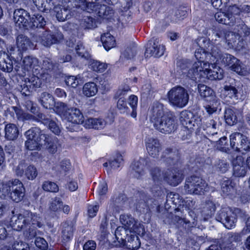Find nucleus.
<instances>
[{"mask_svg": "<svg viewBox=\"0 0 250 250\" xmlns=\"http://www.w3.org/2000/svg\"><path fill=\"white\" fill-rule=\"evenodd\" d=\"M222 62L232 71L240 75L246 76L250 73L249 69L243 64L239 60L229 54H224L222 56Z\"/></svg>", "mask_w": 250, "mask_h": 250, "instance_id": "10", "label": "nucleus"}, {"mask_svg": "<svg viewBox=\"0 0 250 250\" xmlns=\"http://www.w3.org/2000/svg\"><path fill=\"white\" fill-rule=\"evenodd\" d=\"M238 37L239 35L238 34H236L232 32L227 31L225 33V39L229 47L231 48L235 45V43L236 42Z\"/></svg>", "mask_w": 250, "mask_h": 250, "instance_id": "47", "label": "nucleus"}, {"mask_svg": "<svg viewBox=\"0 0 250 250\" xmlns=\"http://www.w3.org/2000/svg\"><path fill=\"white\" fill-rule=\"evenodd\" d=\"M104 47L106 50H109L115 47L116 41L114 37L109 33H106L102 34L101 37Z\"/></svg>", "mask_w": 250, "mask_h": 250, "instance_id": "35", "label": "nucleus"}, {"mask_svg": "<svg viewBox=\"0 0 250 250\" xmlns=\"http://www.w3.org/2000/svg\"><path fill=\"white\" fill-rule=\"evenodd\" d=\"M10 222L13 229L17 231L25 229L23 235L27 240L34 238L37 235V228H41L43 225L40 214L29 210H24L13 215Z\"/></svg>", "mask_w": 250, "mask_h": 250, "instance_id": "1", "label": "nucleus"}, {"mask_svg": "<svg viewBox=\"0 0 250 250\" xmlns=\"http://www.w3.org/2000/svg\"><path fill=\"white\" fill-rule=\"evenodd\" d=\"M0 191L9 195L14 201H21L25 195V188L22 182L17 179H12L0 185Z\"/></svg>", "mask_w": 250, "mask_h": 250, "instance_id": "5", "label": "nucleus"}, {"mask_svg": "<svg viewBox=\"0 0 250 250\" xmlns=\"http://www.w3.org/2000/svg\"><path fill=\"white\" fill-rule=\"evenodd\" d=\"M209 63H204L201 66L200 62L195 64L193 68L199 69L198 71L190 72V79L195 80L197 78H204L210 80H221L223 78V70L219 67H214L213 69H209Z\"/></svg>", "mask_w": 250, "mask_h": 250, "instance_id": "6", "label": "nucleus"}, {"mask_svg": "<svg viewBox=\"0 0 250 250\" xmlns=\"http://www.w3.org/2000/svg\"><path fill=\"white\" fill-rule=\"evenodd\" d=\"M14 250H30L28 245L22 241H15L13 245Z\"/></svg>", "mask_w": 250, "mask_h": 250, "instance_id": "61", "label": "nucleus"}, {"mask_svg": "<svg viewBox=\"0 0 250 250\" xmlns=\"http://www.w3.org/2000/svg\"><path fill=\"white\" fill-rule=\"evenodd\" d=\"M73 227L67 223H64L62 229V241L63 243L69 241L73 237Z\"/></svg>", "mask_w": 250, "mask_h": 250, "instance_id": "40", "label": "nucleus"}, {"mask_svg": "<svg viewBox=\"0 0 250 250\" xmlns=\"http://www.w3.org/2000/svg\"><path fill=\"white\" fill-rule=\"evenodd\" d=\"M150 175L152 177V180L155 184V187L154 188L149 187L151 188L152 192L159 191V184L160 181L163 179H165V174L161 169L158 167H154L151 169L150 170Z\"/></svg>", "mask_w": 250, "mask_h": 250, "instance_id": "25", "label": "nucleus"}, {"mask_svg": "<svg viewBox=\"0 0 250 250\" xmlns=\"http://www.w3.org/2000/svg\"><path fill=\"white\" fill-rule=\"evenodd\" d=\"M214 17L216 20L219 23L229 25L232 24L235 20V17L232 15L221 11L216 13Z\"/></svg>", "mask_w": 250, "mask_h": 250, "instance_id": "33", "label": "nucleus"}, {"mask_svg": "<svg viewBox=\"0 0 250 250\" xmlns=\"http://www.w3.org/2000/svg\"><path fill=\"white\" fill-rule=\"evenodd\" d=\"M65 83L68 86L75 88L78 85L79 81L77 77L73 76H70L66 78Z\"/></svg>", "mask_w": 250, "mask_h": 250, "instance_id": "64", "label": "nucleus"}, {"mask_svg": "<svg viewBox=\"0 0 250 250\" xmlns=\"http://www.w3.org/2000/svg\"><path fill=\"white\" fill-rule=\"evenodd\" d=\"M219 104L218 102L217 101L212 100L209 104H208L204 105V107L209 114L210 116L213 113L216 112L217 110L218 105Z\"/></svg>", "mask_w": 250, "mask_h": 250, "instance_id": "54", "label": "nucleus"}, {"mask_svg": "<svg viewBox=\"0 0 250 250\" xmlns=\"http://www.w3.org/2000/svg\"><path fill=\"white\" fill-rule=\"evenodd\" d=\"M200 39H197L195 41V43L197 44V45L199 46V48L197 49L195 52V57L196 59L198 60L197 62H194L190 67L189 70L187 72H184L183 73L187 74V77L190 78V72L194 71H196L197 70L198 71L199 69H194L193 68L195 64H197L198 62H200L201 66L204 65V63H208L207 62L208 57L209 54L208 53L207 50H206V48L203 47L201 44H203L201 41L199 42V40Z\"/></svg>", "mask_w": 250, "mask_h": 250, "instance_id": "14", "label": "nucleus"}, {"mask_svg": "<svg viewBox=\"0 0 250 250\" xmlns=\"http://www.w3.org/2000/svg\"><path fill=\"white\" fill-rule=\"evenodd\" d=\"M90 68L98 72H103L107 68V65L97 61H93L90 64Z\"/></svg>", "mask_w": 250, "mask_h": 250, "instance_id": "50", "label": "nucleus"}, {"mask_svg": "<svg viewBox=\"0 0 250 250\" xmlns=\"http://www.w3.org/2000/svg\"><path fill=\"white\" fill-rule=\"evenodd\" d=\"M0 69L7 72H11L13 69L12 61L4 52H0Z\"/></svg>", "mask_w": 250, "mask_h": 250, "instance_id": "28", "label": "nucleus"}, {"mask_svg": "<svg viewBox=\"0 0 250 250\" xmlns=\"http://www.w3.org/2000/svg\"><path fill=\"white\" fill-rule=\"evenodd\" d=\"M189 215L193 218L192 222L187 220L186 218H182L179 216H175V220H177L178 222L180 223H184L188 225V227H194L196 226L197 216L193 210H190L188 212Z\"/></svg>", "mask_w": 250, "mask_h": 250, "instance_id": "44", "label": "nucleus"}, {"mask_svg": "<svg viewBox=\"0 0 250 250\" xmlns=\"http://www.w3.org/2000/svg\"><path fill=\"white\" fill-rule=\"evenodd\" d=\"M229 164L224 160H219L215 165V167L217 171L222 173L226 172L229 168Z\"/></svg>", "mask_w": 250, "mask_h": 250, "instance_id": "57", "label": "nucleus"}, {"mask_svg": "<svg viewBox=\"0 0 250 250\" xmlns=\"http://www.w3.org/2000/svg\"><path fill=\"white\" fill-rule=\"evenodd\" d=\"M36 42L41 43L43 46L50 47L53 44L57 43L62 41L63 36L61 32H52L50 30L43 32L41 35L36 36Z\"/></svg>", "mask_w": 250, "mask_h": 250, "instance_id": "11", "label": "nucleus"}, {"mask_svg": "<svg viewBox=\"0 0 250 250\" xmlns=\"http://www.w3.org/2000/svg\"><path fill=\"white\" fill-rule=\"evenodd\" d=\"M47 125H48V127L50 129V130L54 134L56 135H59L61 133V129L59 125L55 121H52L50 118L49 121L48 122V123Z\"/></svg>", "mask_w": 250, "mask_h": 250, "instance_id": "63", "label": "nucleus"}, {"mask_svg": "<svg viewBox=\"0 0 250 250\" xmlns=\"http://www.w3.org/2000/svg\"><path fill=\"white\" fill-rule=\"evenodd\" d=\"M16 45L18 50L22 52L31 48L32 42L27 37L21 34L17 37Z\"/></svg>", "mask_w": 250, "mask_h": 250, "instance_id": "26", "label": "nucleus"}, {"mask_svg": "<svg viewBox=\"0 0 250 250\" xmlns=\"http://www.w3.org/2000/svg\"><path fill=\"white\" fill-rule=\"evenodd\" d=\"M216 207L214 203L210 200L207 201L203 207L202 214L205 218H208L213 215L215 211Z\"/></svg>", "mask_w": 250, "mask_h": 250, "instance_id": "41", "label": "nucleus"}, {"mask_svg": "<svg viewBox=\"0 0 250 250\" xmlns=\"http://www.w3.org/2000/svg\"><path fill=\"white\" fill-rule=\"evenodd\" d=\"M183 178V174L177 168L168 169L165 173V179L169 185L175 187L179 185Z\"/></svg>", "mask_w": 250, "mask_h": 250, "instance_id": "20", "label": "nucleus"}, {"mask_svg": "<svg viewBox=\"0 0 250 250\" xmlns=\"http://www.w3.org/2000/svg\"><path fill=\"white\" fill-rule=\"evenodd\" d=\"M142 95L144 96H148L154 92V89L152 87L149 83L144 84L142 87Z\"/></svg>", "mask_w": 250, "mask_h": 250, "instance_id": "60", "label": "nucleus"}, {"mask_svg": "<svg viewBox=\"0 0 250 250\" xmlns=\"http://www.w3.org/2000/svg\"><path fill=\"white\" fill-rule=\"evenodd\" d=\"M230 146L234 150L242 153L250 149V142H248L247 138L238 132L230 136Z\"/></svg>", "mask_w": 250, "mask_h": 250, "instance_id": "12", "label": "nucleus"}, {"mask_svg": "<svg viewBox=\"0 0 250 250\" xmlns=\"http://www.w3.org/2000/svg\"><path fill=\"white\" fill-rule=\"evenodd\" d=\"M45 137L46 139L43 146H46V148L49 153L52 154L55 153L57 151L59 146L57 138L56 137H51L46 134Z\"/></svg>", "mask_w": 250, "mask_h": 250, "instance_id": "32", "label": "nucleus"}, {"mask_svg": "<svg viewBox=\"0 0 250 250\" xmlns=\"http://www.w3.org/2000/svg\"><path fill=\"white\" fill-rule=\"evenodd\" d=\"M199 41H201L203 43V44L201 45L203 46V47L206 48L208 53L209 54V55H208L209 57L211 56L217 59H222V56L223 55H222L220 50L216 46L210 43L209 40L205 38H201Z\"/></svg>", "mask_w": 250, "mask_h": 250, "instance_id": "23", "label": "nucleus"}, {"mask_svg": "<svg viewBox=\"0 0 250 250\" xmlns=\"http://www.w3.org/2000/svg\"><path fill=\"white\" fill-rule=\"evenodd\" d=\"M23 69L29 71L38 66V60L30 56L25 57L22 61Z\"/></svg>", "mask_w": 250, "mask_h": 250, "instance_id": "42", "label": "nucleus"}, {"mask_svg": "<svg viewBox=\"0 0 250 250\" xmlns=\"http://www.w3.org/2000/svg\"><path fill=\"white\" fill-rule=\"evenodd\" d=\"M29 15L28 13L23 9H16L14 12V20L20 27L28 28Z\"/></svg>", "mask_w": 250, "mask_h": 250, "instance_id": "22", "label": "nucleus"}, {"mask_svg": "<svg viewBox=\"0 0 250 250\" xmlns=\"http://www.w3.org/2000/svg\"><path fill=\"white\" fill-rule=\"evenodd\" d=\"M167 98L172 105L182 108L188 104L189 94L184 87L178 86L172 88L168 91Z\"/></svg>", "mask_w": 250, "mask_h": 250, "instance_id": "9", "label": "nucleus"}, {"mask_svg": "<svg viewBox=\"0 0 250 250\" xmlns=\"http://www.w3.org/2000/svg\"><path fill=\"white\" fill-rule=\"evenodd\" d=\"M65 0L69 3V7L77 6L80 8L81 11H85L88 13L94 12L101 17L113 13V10L110 7L104 4H99L97 2H87V0Z\"/></svg>", "mask_w": 250, "mask_h": 250, "instance_id": "4", "label": "nucleus"}, {"mask_svg": "<svg viewBox=\"0 0 250 250\" xmlns=\"http://www.w3.org/2000/svg\"><path fill=\"white\" fill-rule=\"evenodd\" d=\"M25 175L28 180H34L38 175L36 168L33 166H28L25 170Z\"/></svg>", "mask_w": 250, "mask_h": 250, "instance_id": "55", "label": "nucleus"}, {"mask_svg": "<svg viewBox=\"0 0 250 250\" xmlns=\"http://www.w3.org/2000/svg\"><path fill=\"white\" fill-rule=\"evenodd\" d=\"M36 246L42 250H46L48 248V243L46 241L41 237H36L35 240Z\"/></svg>", "mask_w": 250, "mask_h": 250, "instance_id": "62", "label": "nucleus"}, {"mask_svg": "<svg viewBox=\"0 0 250 250\" xmlns=\"http://www.w3.org/2000/svg\"><path fill=\"white\" fill-rule=\"evenodd\" d=\"M184 187L188 193L193 195H204L209 190L208 183L204 180L194 175L187 178Z\"/></svg>", "mask_w": 250, "mask_h": 250, "instance_id": "8", "label": "nucleus"}, {"mask_svg": "<svg viewBox=\"0 0 250 250\" xmlns=\"http://www.w3.org/2000/svg\"><path fill=\"white\" fill-rule=\"evenodd\" d=\"M165 50L164 45L160 42L159 40L156 39L154 40L153 43L151 42L147 43L145 55L146 57H150L151 56L160 57L164 54Z\"/></svg>", "mask_w": 250, "mask_h": 250, "instance_id": "19", "label": "nucleus"}, {"mask_svg": "<svg viewBox=\"0 0 250 250\" xmlns=\"http://www.w3.org/2000/svg\"><path fill=\"white\" fill-rule=\"evenodd\" d=\"M32 1L39 10L42 12L50 11L54 6L52 0H32Z\"/></svg>", "mask_w": 250, "mask_h": 250, "instance_id": "38", "label": "nucleus"}, {"mask_svg": "<svg viewBox=\"0 0 250 250\" xmlns=\"http://www.w3.org/2000/svg\"><path fill=\"white\" fill-rule=\"evenodd\" d=\"M233 174L236 177H243L246 174L244 159L241 156H236L232 161Z\"/></svg>", "mask_w": 250, "mask_h": 250, "instance_id": "24", "label": "nucleus"}, {"mask_svg": "<svg viewBox=\"0 0 250 250\" xmlns=\"http://www.w3.org/2000/svg\"><path fill=\"white\" fill-rule=\"evenodd\" d=\"M63 202L60 198L56 197L51 199L49 205L50 211L57 212L62 207Z\"/></svg>", "mask_w": 250, "mask_h": 250, "instance_id": "49", "label": "nucleus"}, {"mask_svg": "<svg viewBox=\"0 0 250 250\" xmlns=\"http://www.w3.org/2000/svg\"><path fill=\"white\" fill-rule=\"evenodd\" d=\"M120 219L125 230H129L130 232H135L138 234L141 232L143 233L144 231L143 226L136 221L131 215L122 214L120 216Z\"/></svg>", "mask_w": 250, "mask_h": 250, "instance_id": "15", "label": "nucleus"}, {"mask_svg": "<svg viewBox=\"0 0 250 250\" xmlns=\"http://www.w3.org/2000/svg\"><path fill=\"white\" fill-rule=\"evenodd\" d=\"M39 102L45 108H51L54 106L55 102L52 96L47 92H43L41 94Z\"/></svg>", "mask_w": 250, "mask_h": 250, "instance_id": "37", "label": "nucleus"}, {"mask_svg": "<svg viewBox=\"0 0 250 250\" xmlns=\"http://www.w3.org/2000/svg\"><path fill=\"white\" fill-rule=\"evenodd\" d=\"M225 119L226 123L232 125L237 122V117L235 112L231 109H227L225 113Z\"/></svg>", "mask_w": 250, "mask_h": 250, "instance_id": "46", "label": "nucleus"}, {"mask_svg": "<svg viewBox=\"0 0 250 250\" xmlns=\"http://www.w3.org/2000/svg\"><path fill=\"white\" fill-rule=\"evenodd\" d=\"M5 137L9 140H16L19 135V129L16 125L14 124H7L4 128Z\"/></svg>", "mask_w": 250, "mask_h": 250, "instance_id": "31", "label": "nucleus"}, {"mask_svg": "<svg viewBox=\"0 0 250 250\" xmlns=\"http://www.w3.org/2000/svg\"><path fill=\"white\" fill-rule=\"evenodd\" d=\"M216 220L221 222L226 228L231 229L235 226L236 214L229 208H223L217 213Z\"/></svg>", "mask_w": 250, "mask_h": 250, "instance_id": "13", "label": "nucleus"}, {"mask_svg": "<svg viewBox=\"0 0 250 250\" xmlns=\"http://www.w3.org/2000/svg\"><path fill=\"white\" fill-rule=\"evenodd\" d=\"M46 24V21L43 17L39 14L34 15L30 19L28 28L35 29L36 28H42Z\"/></svg>", "mask_w": 250, "mask_h": 250, "instance_id": "36", "label": "nucleus"}, {"mask_svg": "<svg viewBox=\"0 0 250 250\" xmlns=\"http://www.w3.org/2000/svg\"><path fill=\"white\" fill-rule=\"evenodd\" d=\"M98 92V87L95 83L89 82L85 83L83 88V93L87 97L93 96Z\"/></svg>", "mask_w": 250, "mask_h": 250, "instance_id": "39", "label": "nucleus"}, {"mask_svg": "<svg viewBox=\"0 0 250 250\" xmlns=\"http://www.w3.org/2000/svg\"><path fill=\"white\" fill-rule=\"evenodd\" d=\"M198 91L200 96L204 98L213 97L214 92L210 87L203 84L198 85Z\"/></svg>", "mask_w": 250, "mask_h": 250, "instance_id": "45", "label": "nucleus"}, {"mask_svg": "<svg viewBox=\"0 0 250 250\" xmlns=\"http://www.w3.org/2000/svg\"><path fill=\"white\" fill-rule=\"evenodd\" d=\"M27 81L25 80L27 86L32 88H39L41 87L42 80L38 76L33 75L27 78Z\"/></svg>", "mask_w": 250, "mask_h": 250, "instance_id": "48", "label": "nucleus"}, {"mask_svg": "<svg viewBox=\"0 0 250 250\" xmlns=\"http://www.w3.org/2000/svg\"><path fill=\"white\" fill-rule=\"evenodd\" d=\"M43 189L47 191L52 192H57L59 191V187L58 185L50 181H46L44 182L42 185Z\"/></svg>", "mask_w": 250, "mask_h": 250, "instance_id": "56", "label": "nucleus"}, {"mask_svg": "<svg viewBox=\"0 0 250 250\" xmlns=\"http://www.w3.org/2000/svg\"><path fill=\"white\" fill-rule=\"evenodd\" d=\"M81 24L83 27L87 29L95 28L96 26L94 20L90 16H84L82 20Z\"/></svg>", "mask_w": 250, "mask_h": 250, "instance_id": "52", "label": "nucleus"}, {"mask_svg": "<svg viewBox=\"0 0 250 250\" xmlns=\"http://www.w3.org/2000/svg\"><path fill=\"white\" fill-rule=\"evenodd\" d=\"M71 168L72 166L70 161L66 159L61 161L58 165L53 168L56 171L57 174L59 175L67 174Z\"/></svg>", "mask_w": 250, "mask_h": 250, "instance_id": "30", "label": "nucleus"}, {"mask_svg": "<svg viewBox=\"0 0 250 250\" xmlns=\"http://www.w3.org/2000/svg\"><path fill=\"white\" fill-rule=\"evenodd\" d=\"M64 3H65L67 5L65 7H63L60 10L57 11L56 13V18L59 21H63L65 20L69 19L71 15H69V13L70 11H74L73 10V8H76L80 10V8H79L78 6H72L69 7V3L66 1L65 0H64Z\"/></svg>", "mask_w": 250, "mask_h": 250, "instance_id": "29", "label": "nucleus"}, {"mask_svg": "<svg viewBox=\"0 0 250 250\" xmlns=\"http://www.w3.org/2000/svg\"><path fill=\"white\" fill-rule=\"evenodd\" d=\"M56 112L63 119L68 122L66 125L67 130L71 132L76 131L77 125L84 122V118L81 110L76 107H69L63 103H58L56 107Z\"/></svg>", "mask_w": 250, "mask_h": 250, "instance_id": "3", "label": "nucleus"}, {"mask_svg": "<svg viewBox=\"0 0 250 250\" xmlns=\"http://www.w3.org/2000/svg\"><path fill=\"white\" fill-rule=\"evenodd\" d=\"M224 90L226 95L230 98L237 99V90L234 87L231 85H225L224 86Z\"/></svg>", "mask_w": 250, "mask_h": 250, "instance_id": "59", "label": "nucleus"}, {"mask_svg": "<svg viewBox=\"0 0 250 250\" xmlns=\"http://www.w3.org/2000/svg\"><path fill=\"white\" fill-rule=\"evenodd\" d=\"M180 121L184 126L194 130L201 125L202 120L198 115H194L190 111L185 110L180 114Z\"/></svg>", "mask_w": 250, "mask_h": 250, "instance_id": "17", "label": "nucleus"}, {"mask_svg": "<svg viewBox=\"0 0 250 250\" xmlns=\"http://www.w3.org/2000/svg\"><path fill=\"white\" fill-rule=\"evenodd\" d=\"M150 121L154 128L163 134H170L177 128L175 116L166 111L164 105L159 102L154 103L151 106Z\"/></svg>", "mask_w": 250, "mask_h": 250, "instance_id": "2", "label": "nucleus"}, {"mask_svg": "<svg viewBox=\"0 0 250 250\" xmlns=\"http://www.w3.org/2000/svg\"><path fill=\"white\" fill-rule=\"evenodd\" d=\"M187 11L184 8L175 9L172 12L171 20L177 22L183 20L187 16Z\"/></svg>", "mask_w": 250, "mask_h": 250, "instance_id": "43", "label": "nucleus"}, {"mask_svg": "<svg viewBox=\"0 0 250 250\" xmlns=\"http://www.w3.org/2000/svg\"><path fill=\"white\" fill-rule=\"evenodd\" d=\"M146 146L148 153L154 158L157 157L162 150L159 140L153 137L146 140Z\"/></svg>", "mask_w": 250, "mask_h": 250, "instance_id": "21", "label": "nucleus"}, {"mask_svg": "<svg viewBox=\"0 0 250 250\" xmlns=\"http://www.w3.org/2000/svg\"><path fill=\"white\" fill-rule=\"evenodd\" d=\"M221 188L224 196H228L235 192L234 183L227 178H223L222 180Z\"/></svg>", "mask_w": 250, "mask_h": 250, "instance_id": "27", "label": "nucleus"}, {"mask_svg": "<svg viewBox=\"0 0 250 250\" xmlns=\"http://www.w3.org/2000/svg\"><path fill=\"white\" fill-rule=\"evenodd\" d=\"M25 136L27 139L25 146L30 150H40L46 139L45 133L38 127H32L28 130Z\"/></svg>", "mask_w": 250, "mask_h": 250, "instance_id": "7", "label": "nucleus"}, {"mask_svg": "<svg viewBox=\"0 0 250 250\" xmlns=\"http://www.w3.org/2000/svg\"><path fill=\"white\" fill-rule=\"evenodd\" d=\"M149 163L148 160L145 158L134 161L131 165V174L135 178H141L145 174L146 167L149 166Z\"/></svg>", "mask_w": 250, "mask_h": 250, "instance_id": "18", "label": "nucleus"}, {"mask_svg": "<svg viewBox=\"0 0 250 250\" xmlns=\"http://www.w3.org/2000/svg\"><path fill=\"white\" fill-rule=\"evenodd\" d=\"M123 159L122 155L120 153L116 154L113 159L109 161V165L113 169H117L123 164Z\"/></svg>", "mask_w": 250, "mask_h": 250, "instance_id": "53", "label": "nucleus"}, {"mask_svg": "<svg viewBox=\"0 0 250 250\" xmlns=\"http://www.w3.org/2000/svg\"><path fill=\"white\" fill-rule=\"evenodd\" d=\"M221 125V123L218 117L216 116L213 118L212 116H208L204 122L203 128L206 134L213 138L218 134Z\"/></svg>", "mask_w": 250, "mask_h": 250, "instance_id": "16", "label": "nucleus"}, {"mask_svg": "<svg viewBox=\"0 0 250 250\" xmlns=\"http://www.w3.org/2000/svg\"><path fill=\"white\" fill-rule=\"evenodd\" d=\"M234 29L238 32V35L248 36L250 35V28L243 22L237 25Z\"/></svg>", "mask_w": 250, "mask_h": 250, "instance_id": "51", "label": "nucleus"}, {"mask_svg": "<svg viewBox=\"0 0 250 250\" xmlns=\"http://www.w3.org/2000/svg\"><path fill=\"white\" fill-rule=\"evenodd\" d=\"M105 125V122L102 119L89 118L85 121L84 126L86 128L100 129L103 128Z\"/></svg>", "mask_w": 250, "mask_h": 250, "instance_id": "34", "label": "nucleus"}, {"mask_svg": "<svg viewBox=\"0 0 250 250\" xmlns=\"http://www.w3.org/2000/svg\"><path fill=\"white\" fill-rule=\"evenodd\" d=\"M55 64L51 59L45 58L43 60L42 64V69L47 71V74L51 72L54 69Z\"/></svg>", "mask_w": 250, "mask_h": 250, "instance_id": "58", "label": "nucleus"}]
</instances>
